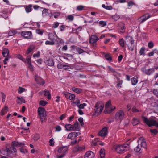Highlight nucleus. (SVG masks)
Returning a JSON list of instances; mask_svg holds the SVG:
<instances>
[{"instance_id":"obj_51","label":"nucleus","mask_w":158,"mask_h":158,"mask_svg":"<svg viewBox=\"0 0 158 158\" xmlns=\"http://www.w3.org/2000/svg\"><path fill=\"white\" fill-rule=\"evenodd\" d=\"M112 18L113 19L116 21L119 19L120 17L118 15H115L112 16Z\"/></svg>"},{"instance_id":"obj_12","label":"nucleus","mask_w":158,"mask_h":158,"mask_svg":"<svg viewBox=\"0 0 158 158\" xmlns=\"http://www.w3.org/2000/svg\"><path fill=\"white\" fill-rule=\"evenodd\" d=\"M150 17V15L147 13L140 17L138 19V20L140 23H141L149 18Z\"/></svg>"},{"instance_id":"obj_15","label":"nucleus","mask_w":158,"mask_h":158,"mask_svg":"<svg viewBox=\"0 0 158 158\" xmlns=\"http://www.w3.org/2000/svg\"><path fill=\"white\" fill-rule=\"evenodd\" d=\"M108 128L107 127H104L99 132V135L101 136H105L107 134Z\"/></svg>"},{"instance_id":"obj_20","label":"nucleus","mask_w":158,"mask_h":158,"mask_svg":"<svg viewBox=\"0 0 158 158\" xmlns=\"http://www.w3.org/2000/svg\"><path fill=\"white\" fill-rule=\"evenodd\" d=\"M9 51L7 48H4L3 49L2 52L3 56L6 58H10L9 56Z\"/></svg>"},{"instance_id":"obj_39","label":"nucleus","mask_w":158,"mask_h":158,"mask_svg":"<svg viewBox=\"0 0 158 158\" xmlns=\"http://www.w3.org/2000/svg\"><path fill=\"white\" fill-rule=\"evenodd\" d=\"M152 93L156 97H158V89H152Z\"/></svg>"},{"instance_id":"obj_1","label":"nucleus","mask_w":158,"mask_h":158,"mask_svg":"<svg viewBox=\"0 0 158 158\" xmlns=\"http://www.w3.org/2000/svg\"><path fill=\"white\" fill-rule=\"evenodd\" d=\"M138 144L134 149V151L137 152L141 153L143 150L146 147V143L145 140L143 137H140L138 140Z\"/></svg>"},{"instance_id":"obj_11","label":"nucleus","mask_w":158,"mask_h":158,"mask_svg":"<svg viewBox=\"0 0 158 158\" xmlns=\"http://www.w3.org/2000/svg\"><path fill=\"white\" fill-rule=\"evenodd\" d=\"M85 147L84 146H79L78 145H77L75 146L73 149V151L74 153L81 152L84 151Z\"/></svg>"},{"instance_id":"obj_34","label":"nucleus","mask_w":158,"mask_h":158,"mask_svg":"<svg viewBox=\"0 0 158 158\" xmlns=\"http://www.w3.org/2000/svg\"><path fill=\"white\" fill-rule=\"evenodd\" d=\"M44 95L47 96V98L48 99H50L51 98V95L50 92L47 90L44 91Z\"/></svg>"},{"instance_id":"obj_7","label":"nucleus","mask_w":158,"mask_h":158,"mask_svg":"<svg viewBox=\"0 0 158 158\" xmlns=\"http://www.w3.org/2000/svg\"><path fill=\"white\" fill-rule=\"evenodd\" d=\"M38 112L41 122H45L46 120V115L45 109L42 107H39L38 108Z\"/></svg>"},{"instance_id":"obj_57","label":"nucleus","mask_w":158,"mask_h":158,"mask_svg":"<svg viewBox=\"0 0 158 158\" xmlns=\"http://www.w3.org/2000/svg\"><path fill=\"white\" fill-rule=\"evenodd\" d=\"M150 132L152 133L154 135H156L157 134V133H158V131H157L156 129H151Z\"/></svg>"},{"instance_id":"obj_33","label":"nucleus","mask_w":158,"mask_h":158,"mask_svg":"<svg viewBox=\"0 0 158 158\" xmlns=\"http://www.w3.org/2000/svg\"><path fill=\"white\" fill-rule=\"evenodd\" d=\"M119 44L122 47L124 48L125 47V44L123 39L122 38L119 40Z\"/></svg>"},{"instance_id":"obj_50","label":"nucleus","mask_w":158,"mask_h":158,"mask_svg":"<svg viewBox=\"0 0 158 158\" xmlns=\"http://www.w3.org/2000/svg\"><path fill=\"white\" fill-rule=\"evenodd\" d=\"M47 103V102L46 101L41 100L40 101L39 104L42 106H44Z\"/></svg>"},{"instance_id":"obj_23","label":"nucleus","mask_w":158,"mask_h":158,"mask_svg":"<svg viewBox=\"0 0 158 158\" xmlns=\"http://www.w3.org/2000/svg\"><path fill=\"white\" fill-rule=\"evenodd\" d=\"M139 119L135 118H134L132 121V123L134 126H135L139 123Z\"/></svg>"},{"instance_id":"obj_37","label":"nucleus","mask_w":158,"mask_h":158,"mask_svg":"<svg viewBox=\"0 0 158 158\" xmlns=\"http://www.w3.org/2000/svg\"><path fill=\"white\" fill-rule=\"evenodd\" d=\"M102 7L108 10H111L112 9L111 6H106L105 4H102Z\"/></svg>"},{"instance_id":"obj_14","label":"nucleus","mask_w":158,"mask_h":158,"mask_svg":"<svg viewBox=\"0 0 158 158\" xmlns=\"http://www.w3.org/2000/svg\"><path fill=\"white\" fill-rule=\"evenodd\" d=\"M99 40L98 36L95 35H92L89 38V42L90 43L94 44Z\"/></svg>"},{"instance_id":"obj_43","label":"nucleus","mask_w":158,"mask_h":158,"mask_svg":"<svg viewBox=\"0 0 158 158\" xmlns=\"http://www.w3.org/2000/svg\"><path fill=\"white\" fill-rule=\"evenodd\" d=\"M105 57L107 60L109 61H111L112 60V58L109 54H107L105 55Z\"/></svg>"},{"instance_id":"obj_10","label":"nucleus","mask_w":158,"mask_h":158,"mask_svg":"<svg viewBox=\"0 0 158 158\" xmlns=\"http://www.w3.org/2000/svg\"><path fill=\"white\" fill-rule=\"evenodd\" d=\"M4 151L7 153H6L7 156H9L10 154H12L13 152H16V149L14 146L13 147L12 145L11 144L10 147V148H6L4 150Z\"/></svg>"},{"instance_id":"obj_24","label":"nucleus","mask_w":158,"mask_h":158,"mask_svg":"<svg viewBox=\"0 0 158 158\" xmlns=\"http://www.w3.org/2000/svg\"><path fill=\"white\" fill-rule=\"evenodd\" d=\"M46 64L49 66H52L54 65V63L53 60L52 59H48L46 62Z\"/></svg>"},{"instance_id":"obj_29","label":"nucleus","mask_w":158,"mask_h":158,"mask_svg":"<svg viewBox=\"0 0 158 158\" xmlns=\"http://www.w3.org/2000/svg\"><path fill=\"white\" fill-rule=\"evenodd\" d=\"M132 84L133 85H135L137 84L138 82V80L136 77H134L131 79Z\"/></svg>"},{"instance_id":"obj_40","label":"nucleus","mask_w":158,"mask_h":158,"mask_svg":"<svg viewBox=\"0 0 158 158\" xmlns=\"http://www.w3.org/2000/svg\"><path fill=\"white\" fill-rule=\"evenodd\" d=\"M86 105L87 104L85 103H83V104H79L78 105L77 107L79 108V109H84V107L86 106Z\"/></svg>"},{"instance_id":"obj_4","label":"nucleus","mask_w":158,"mask_h":158,"mask_svg":"<svg viewBox=\"0 0 158 158\" xmlns=\"http://www.w3.org/2000/svg\"><path fill=\"white\" fill-rule=\"evenodd\" d=\"M104 106V104L102 102L100 101L97 102L94 106V110L95 113L93 115L99 114L102 111Z\"/></svg>"},{"instance_id":"obj_56","label":"nucleus","mask_w":158,"mask_h":158,"mask_svg":"<svg viewBox=\"0 0 158 158\" xmlns=\"http://www.w3.org/2000/svg\"><path fill=\"white\" fill-rule=\"evenodd\" d=\"M64 65H66V66H65V67H63V69H64L65 70H68L69 69H71V68L69 64H64Z\"/></svg>"},{"instance_id":"obj_42","label":"nucleus","mask_w":158,"mask_h":158,"mask_svg":"<svg viewBox=\"0 0 158 158\" xmlns=\"http://www.w3.org/2000/svg\"><path fill=\"white\" fill-rule=\"evenodd\" d=\"M145 48L144 47H142L140 49L139 53L140 55H145Z\"/></svg>"},{"instance_id":"obj_22","label":"nucleus","mask_w":158,"mask_h":158,"mask_svg":"<svg viewBox=\"0 0 158 158\" xmlns=\"http://www.w3.org/2000/svg\"><path fill=\"white\" fill-rule=\"evenodd\" d=\"M8 110V107L6 106H5L4 108L2 109L1 112V114L2 115H4L6 113Z\"/></svg>"},{"instance_id":"obj_3","label":"nucleus","mask_w":158,"mask_h":158,"mask_svg":"<svg viewBox=\"0 0 158 158\" xmlns=\"http://www.w3.org/2000/svg\"><path fill=\"white\" fill-rule=\"evenodd\" d=\"M125 42V44L127 45L129 50L132 51L135 46L134 40L132 37L130 36H126Z\"/></svg>"},{"instance_id":"obj_49","label":"nucleus","mask_w":158,"mask_h":158,"mask_svg":"<svg viewBox=\"0 0 158 158\" xmlns=\"http://www.w3.org/2000/svg\"><path fill=\"white\" fill-rule=\"evenodd\" d=\"M111 100H109L106 102L105 105V107L106 109L111 105Z\"/></svg>"},{"instance_id":"obj_18","label":"nucleus","mask_w":158,"mask_h":158,"mask_svg":"<svg viewBox=\"0 0 158 158\" xmlns=\"http://www.w3.org/2000/svg\"><path fill=\"white\" fill-rule=\"evenodd\" d=\"M85 158H93L94 156V153L91 151L87 152L85 156Z\"/></svg>"},{"instance_id":"obj_9","label":"nucleus","mask_w":158,"mask_h":158,"mask_svg":"<svg viewBox=\"0 0 158 158\" xmlns=\"http://www.w3.org/2000/svg\"><path fill=\"white\" fill-rule=\"evenodd\" d=\"M21 36L26 39H31L32 38L31 31H24L21 33Z\"/></svg>"},{"instance_id":"obj_32","label":"nucleus","mask_w":158,"mask_h":158,"mask_svg":"<svg viewBox=\"0 0 158 158\" xmlns=\"http://www.w3.org/2000/svg\"><path fill=\"white\" fill-rule=\"evenodd\" d=\"M105 151L104 149H101L100 151V155L101 158H103L105 156Z\"/></svg>"},{"instance_id":"obj_47","label":"nucleus","mask_w":158,"mask_h":158,"mask_svg":"<svg viewBox=\"0 0 158 158\" xmlns=\"http://www.w3.org/2000/svg\"><path fill=\"white\" fill-rule=\"evenodd\" d=\"M118 80V83L117 85V86L118 87L121 88V85L123 83V81L121 80H120L119 78H117Z\"/></svg>"},{"instance_id":"obj_55","label":"nucleus","mask_w":158,"mask_h":158,"mask_svg":"<svg viewBox=\"0 0 158 158\" xmlns=\"http://www.w3.org/2000/svg\"><path fill=\"white\" fill-rule=\"evenodd\" d=\"M40 136L38 134L35 135L33 137V139L35 140H37L40 138Z\"/></svg>"},{"instance_id":"obj_8","label":"nucleus","mask_w":158,"mask_h":158,"mask_svg":"<svg viewBox=\"0 0 158 158\" xmlns=\"http://www.w3.org/2000/svg\"><path fill=\"white\" fill-rule=\"evenodd\" d=\"M141 70L144 74L148 76L152 75L155 71L153 68H148L146 66L142 68Z\"/></svg>"},{"instance_id":"obj_30","label":"nucleus","mask_w":158,"mask_h":158,"mask_svg":"<svg viewBox=\"0 0 158 158\" xmlns=\"http://www.w3.org/2000/svg\"><path fill=\"white\" fill-rule=\"evenodd\" d=\"M17 98H18V100H19L21 102H20L19 101H17V103L18 104H21L22 103H25V99L23 98L22 97H17Z\"/></svg>"},{"instance_id":"obj_2","label":"nucleus","mask_w":158,"mask_h":158,"mask_svg":"<svg viewBox=\"0 0 158 158\" xmlns=\"http://www.w3.org/2000/svg\"><path fill=\"white\" fill-rule=\"evenodd\" d=\"M129 148L128 144L123 145H117L114 146V148L116 152L118 153H122L125 151H127Z\"/></svg>"},{"instance_id":"obj_59","label":"nucleus","mask_w":158,"mask_h":158,"mask_svg":"<svg viewBox=\"0 0 158 158\" xmlns=\"http://www.w3.org/2000/svg\"><path fill=\"white\" fill-rule=\"evenodd\" d=\"M50 145L53 146L54 145V139L53 138L49 140Z\"/></svg>"},{"instance_id":"obj_19","label":"nucleus","mask_w":158,"mask_h":158,"mask_svg":"<svg viewBox=\"0 0 158 158\" xmlns=\"http://www.w3.org/2000/svg\"><path fill=\"white\" fill-rule=\"evenodd\" d=\"M11 144L12 145V146L13 147V146L14 147H21L22 146H24L25 145L24 143H21V142H16L15 141H13L12 142Z\"/></svg>"},{"instance_id":"obj_41","label":"nucleus","mask_w":158,"mask_h":158,"mask_svg":"<svg viewBox=\"0 0 158 158\" xmlns=\"http://www.w3.org/2000/svg\"><path fill=\"white\" fill-rule=\"evenodd\" d=\"M69 94V98L70 100H74V99L75 98V96L74 94H71L70 93H68Z\"/></svg>"},{"instance_id":"obj_26","label":"nucleus","mask_w":158,"mask_h":158,"mask_svg":"<svg viewBox=\"0 0 158 158\" xmlns=\"http://www.w3.org/2000/svg\"><path fill=\"white\" fill-rule=\"evenodd\" d=\"M35 48V46L34 45H31L29 47L27 50L26 54L28 55Z\"/></svg>"},{"instance_id":"obj_61","label":"nucleus","mask_w":158,"mask_h":158,"mask_svg":"<svg viewBox=\"0 0 158 158\" xmlns=\"http://www.w3.org/2000/svg\"><path fill=\"white\" fill-rule=\"evenodd\" d=\"M68 19L70 21H72L74 19V17L72 15H69L67 17Z\"/></svg>"},{"instance_id":"obj_58","label":"nucleus","mask_w":158,"mask_h":158,"mask_svg":"<svg viewBox=\"0 0 158 158\" xmlns=\"http://www.w3.org/2000/svg\"><path fill=\"white\" fill-rule=\"evenodd\" d=\"M77 52L79 54L82 53L84 52V50L83 49H82L79 48H77Z\"/></svg>"},{"instance_id":"obj_6","label":"nucleus","mask_w":158,"mask_h":158,"mask_svg":"<svg viewBox=\"0 0 158 158\" xmlns=\"http://www.w3.org/2000/svg\"><path fill=\"white\" fill-rule=\"evenodd\" d=\"M125 114L122 110H118L116 113L115 118L116 121L120 123L124 118Z\"/></svg>"},{"instance_id":"obj_45","label":"nucleus","mask_w":158,"mask_h":158,"mask_svg":"<svg viewBox=\"0 0 158 158\" xmlns=\"http://www.w3.org/2000/svg\"><path fill=\"white\" fill-rule=\"evenodd\" d=\"M64 64H63L61 63H59L57 65V67L58 69H63V67H65L66 65H64Z\"/></svg>"},{"instance_id":"obj_64","label":"nucleus","mask_w":158,"mask_h":158,"mask_svg":"<svg viewBox=\"0 0 158 158\" xmlns=\"http://www.w3.org/2000/svg\"><path fill=\"white\" fill-rule=\"evenodd\" d=\"M66 116V114H63L59 117V119L60 120H62L64 119L65 117Z\"/></svg>"},{"instance_id":"obj_46","label":"nucleus","mask_w":158,"mask_h":158,"mask_svg":"<svg viewBox=\"0 0 158 158\" xmlns=\"http://www.w3.org/2000/svg\"><path fill=\"white\" fill-rule=\"evenodd\" d=\"M16 33L15 31H10L8 32V35L9 36H12L15 35Z\"/></svg>"},{"instance_id":"obj_62","label":"nucleus","mask_w":158,"mask_h":158,"mask_svg":"<svg viewBox=\"0 0 158 158\" xmlns=\"http://www.w3.org/2000/svg\"><path fill=\"white\" fill-rule=\"evenodd\" d=\"M36 32L37 34L40 35H42L43 33V31L42 30L39 29L36 30Z\"/></svg>"},{"instance_id":"obj_63","label":"nucleus","mask_w":158,"mask_h":158,"mask_svg":"<svg viewBox=\"0 0 158 158\" xmlns=\"http://www.w3.org/2000/svg\"><path fill=\"white\" fill-rule=\"evenodd\" d=\"M28 68L31 71H32L34 70V68L31 63L28 64Z\"/></svg>"},{"instance_id":"obj_17","label":"nucleus","mask_w":158,"mask_h":158,"mask_svg":"<svg viewBox=\"0 0 158 158\" xmlns=\"http://www.w3.org/2000/svg\"><path fill=\"white\" fill-rule=\"evenodd\" d=\"M48 39L52 41L55 43L57 37V36L55 33H49L48 35Z\"/></svg>"},{"instance_id":"obj_21","label":"nucleus","mask_w":158,"mask_h":158,"mask_svg":"<svg viewBox=\"0 0 158 158\" xmlns=\"http://www.w3.org/2000/svg\"><path fill=\"white\" fill-rule=\"evenodd\" d=\"M73 131H79V125L77 122H75L73 125Z\"/></svg>"},{"instance_id":"obj_36","label":"nucleus","mask_w":158,"mask_h":158,"mask_svg":"<svg viewBox=\"0 0 158 158\" xmlns=\"http://www.w3.org/2000/svg\"><path fill=\"white\" fill-rule=\"evenodd\" d=\"M26 91V89L21 87H19L18 89V93L19 94H21Z\"/></svg>"},{"instance_id":"obj_27","label":"nucleus","mask_w":158,"mask_h":158,"mask_svg":"<svg viewBox=\"0 0 158 158\" xmlns=\"http://www.w3.org/2000/svg\"><path fill=\"white\" fill-rule=\"evenodd\" d=\"M72 90L74 92L79 94L81 93L82 91V89L76 88L75 87H73L72 88Z\"/></svg>"},{"instance_id":"obj_38","label":"nucleus","mask_w":158,"mask_h":158,"mask_svg":"<svg viewBox=\"0 0 158 158\" xmlns=\"http://www.w3.org/2000/svg\"><path fill=\"white\" fill-rule=\"evenodd\" d=\"M80 102V101L79 99H76L75 101H73L72 102V104L73 105V104H74L78 106V105H79Z\"/></svg>"},{"instance_id":"obj_52","label":"nucleus","mask_w":158,"mask_h":158,"mask_svg":"<svg viewBox=\"0 0 158 158\" xmlns=\"http://www.w3.org/2000/svg\"><path fill=\"white\" fill-rule=\"evenodd\" d=\"M45 44L47 45H53L55 44V43L52 41H50L48 40H47L45 42Z\"/></svg>"},{"instance_id":"obj_13","label":"nucleus","mask_w":158,"mask_h":158,"mask_svg":"<svg viewBox=\"0 0 158 158\" xmlns=\"http://www.w3.org/2000/svg\"><path fill=\"white\" fill-rule=\"evenodd\" d=\"M35 81L37 83L40 85H43L44 84L45 82L44 80L39 76L36 75L35 77Z\"/></svg>"},{"instance_id":"obj_5","label":"nucleus","mask_w":158,"mask_h":158,"mask_svg":"<svg viewBox=\"0 0 158 158\" xmlns=\"http://www.w3.org/2000/svg\"><path fill=\"white\" fill-rule=\"evenodd\" d=\"M143 122L147 124L149 127L156 126L158 127V122L154 120H149L146 117L142 116H141Z\"/></svg>"},{"instance_id":"obj_28","label":"nucleus","mask_w":158,"mask_h":158,"mask_svg":"<svg viewBox=\"0 0 158 158\" xmlns=\"http://www.w3.org/2000/svg\"><path fill=\"white\" fill-rule=\"evenodd\" d=\"M66 130L67 131H73V125L71 124H66L65 126Z\"/></svg>"},{"instance_id":"obj_60","label":"nucleus","mask_w":158,"mask_h":158,"mask_svg":"<svg viewBox=\"0 0 158 158\" xmlns=\"http://www.w3.org/2000/svg\"><path fill=\"white\" fill-rule=\"evenodd\" d=\"M148 46L150 48H152L154 46L153 43L152 42H149L148 44Z\"/></svg>"},{"instance_id":"obj_54","label":"nucleus","mask_w":158,"mask_h":158,"mask_svg":"<svg viewBox=\"0 0 158 158\" xmlns=\"http://www.w3.org/2000/svg\"><path fill=\"white\" fill-rule=\"evenodd\" d=\"M78 120V121H79V122L81 124V125L82 126H83L84 125V123L83 122V118L81 117H80V118H79Z\"/></svg>"},{"instance_id":"obj_53","label":"nucleus","mask_w":158,"mask_h":158,"mask_svg":"<svg viewBox=\"0 0 158 158\" xmlns=\"http://www.w3.org/2000/svg\"><path fill=\"white\" fill-rule=\"evenodd\" d=\"M99 23L102 27H103L105 26L106 25V22L103 21H100L99 22Z\"/></svg>"},{"instance_id":"obj_31","label":"nucleus","mask_w":158,"mask_h":158,"mask_svg":"<svg viewBox=\"0 0 158 158\" xmlns=\"http://www.w3.org/2000/svg\"><path fill=\"white\" fill-rule=\"evenodd\" d=\"M32 5H29L28 6H26L25 7V10L27 13H29L31 12L32 9Z\"/></svg>"},{"instance_id":"obj_25","label":"nucleus","mask_w":158,"mask_h":158,"mask_svg":"<svg viewBox=\"0 0 158 158\" xmlns=\"http://www.w3.org/2000/svg\"><path fill=\"white\" fill-rule=\"evenodd\" d=\"M75 134L74 132L69 133L67 139H75L76 138Z\"/></svg>"},{"instance_id":"obj_48","label":"nucleus","mask_w":158,"mask_h":158,"mask_svg":"<svg viewBox=\"0 0 158 158\" xmlns=\"http://www.w3.org/2000/svg\"><path fill=\"white\" fill-rule=\"evenodd\" d=\"M85 7L82 5H80L78 6L76 10L78 11H81L83 10Z\"/></svg>"},{"instance_id":"obj_16","label":"nucleus","mask_w":158,"mask_h":158,"mask_svg":"<svg viewBox=\"0 0 158 158\" xmlns=\"http://www.w3.org/2000/svg\"><path fill=\"white\" fill-rule=\"evenodd\" d=\"M68 147L67 146H64L60 147L58 150V152L60 153L65 154L68 151Z\"/></svg>"},{"instance_id":"obj_44","label":"nucleus","mask_w":158,"mask_h":158,"mask_svg":"<svg viewBox=\"0 0 158 158\" xmlns=\"http://www.w3.org/2000/svg\"><path fill=\"white\" fill-rule=\"evenodd\" d=\"M31 56L30 55L27 56L26 58V61L27 62L28 64L31 63Z\"/></svg>"},{"instance_id":"obj_35","label":"nucleus","mask_w":158,"mask_h":158,"mask_svg":"<svg viewBox=\"0 0 158 158\" xmlns=\"http://www.w3.org/2000/svg\"><path fill=\"white\" fill-rule=\"evenodd\" d=\"M16 57L19 59L21 60L23 62L26 63V60L25 58H24L23 56L20 54H17L16 55Z\"/></svg>"}]
</instances>
